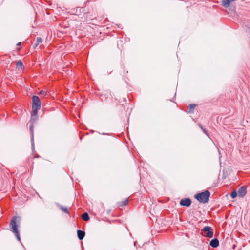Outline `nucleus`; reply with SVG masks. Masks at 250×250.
<instances>
[{
    "instance_id": "1",
    "label": "nucleus",
    "mask_w": 250,
    "mask_h": 250,
    "mask_svg": "<svg viewBox=\"0 0 250 250\" xmlns=\"http://www.w3.org/2000/svg\"><path fill=\"white\" fill-rule=\"evenodd\" d=\"M21 221V217L18 216H13L12 218L10 223L11 231L15 234L16 237L19 241H21L20 231L18 229Z\"/></svg>"
},
{
    "instance_id": "2",
    "label": "nucleus",
    "mask_w": 250,
    "mask_h": 250,
    "mask_svg": "<svg viewBox=\"0 0 250 250\" xmlns=\"http://www.w3.org/2000/svg\"><path fill=\"white\" fill-rule=\"evenodd\" d=\"M210 193L206 190L195 195L194 198L201 203H206L208 202Z\"/></svg>"
},
{
    "instance_id": "3",
    "label": "nucleus",
    "mask_w": 250,
    "mask_h": 250,
    "mask_svg": "<svg viewBox=\"0 0 250 250\" xmlns=\"http://www.w3.org/2000/svg\"><path fill=\"white\" fill-rule=\"evenodd\" d=\"M201 234L205 237L209 238L213 236V230L210 226H205L201 230Z\"/></svg>"
},
{
    "instance_id": "4",
    "label": "nucleus",
    "mask_w": 250,
    "mask_h": 250,
    "mask_svg": "<svg viewBox=\"0 0 250 250\" xmlns=\"http://www.w3.org/2000/svg\"><path fill=\"white\" fill-rule=\"evenodd\" d=\"M32 107L41 108V101L38 96L35 95L32 96Z\"/></svg>"
},
{
    "instance_id": "5",
    "label": "nucleus",
    "mask_w": 250,
    "mask_h": 250,
    "mask_svg": "<svg viewBox=\"0 0 250 250\" xmlns=\"http://www.w3.org/2000/svg\"><path fill=\"white\" fill-rule=\"evenodd\" d=\"M192 201L189 198H184L181 200L179 204L182 206L189 207L191 205Z\"/></svg>"
},
{
    "instance_id": "6",
    "label": "nucleus",
    "mask_w": 250,
    "mask_h": 250,
    "mask_svg": "<svg viewBox=\"0 0 250 250\" xmlns=\"http://www.w3.org/2000/svg\"><path fill=\"white\" fill-rule=\"evenodd\" d=\"M237 192L239 197H244L247 194V187L245 186L241 187L239 188Z\"/></svg>"
},
{
    "instance_id": "7",
    "label": "nucleus",
    "mask_w": 250,
    "mask_h": 250,
    "mask_svg": "<svg viewBox=\"0 0 250 250\" xmlns=\"http://www.w3.org/2000/svg\"><path fill=\"white\" fill-rule=\"evenodd\" d=\"M34 124L33 123H30L29 125V130L31 134V144H32V147L33 149H34V134H33V127H34Z\"/></svg>"
},
{
    "instance_id": "8",
    "label": "nucleus",
    "mask_w": 250,
    "mask_h": 250,
    "mask_svg": "<svg viewBox=\"0 0 250 250\" xmlns=\"http://www.w3.org/2000/svg\"><path fill=\"white\" fill-rule=\"evenodd\" d=\"M209 245L213 248H217L219 246V242L217 238H213L210 241Z\"/></svg>"
},
{
    "instance_id": "9",
    "label": "nucleus",
    "mask_w": 250,
    "mask_h": 250,
    "mask_svg": "<svg viewBox=\"0 0 250 250\" xmlns=\"http://www.w3.org/2000/svg\"><path fill=\"white\" fill-rule=\"evenodd\" d=\"M85 235V233L84 231L81 230H77V236L80 240H83Z\"/></svg>"
},
{
    "instance_id": "10",
    "label": "nucleus",
    "mask_w": 250,
    "mask_h": 250,
    "mask_svg": "<svg viewBox=\"0 0 250 250\" xmlns=\"http://www.w3.org/2000/svg\"><path fill=\"white\" fill-rule=\"evenodd\" d=\"M58 207L63 212L66 213L67 214H69V211L68 210V209L67 207L65 206H63L62 205H61L60 204H57Z\"/></svg>"
},
{
    "instance_id": "11",
    "label": "nucleus",
    "mask_w": 250,
    "mask_h": 250,
    "mask_svg": "<svg viewBox=\"0 0 250 250\" xmlns=\"http://www.w3.org/2000/svg\"><path fill=\"white\" fill-rule=\"evenodd\" d=\"M42 42V39L41 37H38L36 39V43L34 45V48H36L38 45Z\"/></svg>"
},
{
    "instance_id": "12",
    "label": "nucleus",
    "mask_w": 250,
    "mask_h": 250,
    "mask_svg": "<svg viewBox=\"0 0 250 250\" xmlns=\"http://www.w3.org/2000/svg\"><path fill=\"white\" fill-rule=\"evenodd\" d=\"M40 108H36V107H32V112H31V116H36L38 113V110H39Z\"/></svg>"
},
{
    "instance_id": "13",
    "label": "nucleus",
    "mask_w": 250,
    "mask_h": 250,
    "mask_svg": "<svg viewBox=\"0 0 250 250\" xmlns=\"http://www.w3.org/2000/svg\"><path fill=\"white\" fill-rule=\"evenodd\" d=\"M82 219L85 221H87L89 220V216L87 212H85L82 214Z\"/></svg>"
},
{
    "instance_id": "14",
    "label": "nucleus",
    "mask_w": 250,
    "mask_h": 250,
    "mask_svg": "<svg viewBox=\"0 0 250 250\" xmlns=\"http://www.w3.org/2000/svg\"><path fill=\"white\" fill-rule=\"evenodd\" d=\"M16 67L18 69H21L22 67H23V64L21 60H19L16 63Z\"/></svg>"
},
{
    "instance_id": "15",
    "label": "nucleus",
    "mask_w": 250,
    "mask_h": 250,
    "mask_svg": "<svg viewBox=\"0 0 250 250\" xmlns=\"http://www.w3.org/2000/svg\"><path fill=\"white\" fill-rule=\"evenodd\" d=\"M196 106L195 104H190L188 106V109L189 110V113H191L193 112L194 109Z\"/></svg>"
},
{
    "instance_id": "16",
    "label": "nucleus",
    "mask_w": 250,
    "mask_h": 250,
    "mask_svg": "<svg viewBox=\"0 0 250 250\" xmlns=\"http://www.w3.org/2000/svg\"><path fill=\"white\" fill-rule=\"evenodd\" d=\"M199 126L200 127V128L202 130V131L204 132V133L208 137H209V134L207 131L206 130L205 128H204L203 126L201 124H199Z\"/></svg>"
},
{
    "instance_id": "17",
    "label": "nucleus",
    "mask_w": 250,
    "mask_h": 250,
    "mask_svg": "<svg viewBox=\"0 0 250 250\" xmlns=\"http://www.w3.org/2000/svg\"><path fill=\"white\" fill-rule=\"evenodd\" d=\"M238 192H237L235 190L232 191L230 194V197L234 199L236 198L237 196Z\"/></svg>"
},
{
    "instance_id": "18",
    "label": "nucleus",
    "mask_w": 250,
    "mask_h": 250,
    "mask_svg": "<svg viewBox=\"0 0 250 250\" xmlns=\"http://www.w3.org/2000/svg\"><path fill=\"white\" fill-rule=\"evenodd\" d=\"M37 119V116H31V119L30 120V123L34 124V123L36 121Z\"/></svg>"
},
{
    "instance_id": "19",
    "label": "nucleus",
    "mask_w": 250,
    "mask_h": 250,
    "mask_svg": "<svg viewBox=\"0 0 250 250\" xmlns=\"http://www.w3.org/2000/svg\"><path fill=\"white\" fill-rule=\"evenodd\" d=\"M128 203V200L126 199L124 201H123L121 204V206H125Z\"/></svg>"
},
{
    "instance_id": "20",
    "label": "nucleus",
    "mask_w": 250,
    "mask_h": 250,
    "mask_svg": "<svg viewBox=\"0 0 250 250\" xmlns=\"http://www.w3.org/2000/svg\"><path fill=\"white\" fill-rule=\"evenodd\" d=\"M47 94L46 91L44 90H42L40 92V94L42 95H46Z\"/></svg>"
},
{
    "instance_id": "21",
    "label": "nucleus",
    "mask_w": 250,
    "mask_h": 250,
    "mask_svg": "<svg viewBox=\"0 0 250 250\" xmlns=\"http://www.w3.org/2000/svg\"><path fill=\"white\" fill-rule=\"evenodd\" d=\"M21 45V42H18V43L17 44V46H20V45Z\"/></svg>"
},
{
    "instance_id": "22",
    "label": "nucleus",
    "mask_w": 250,
    "mask_h": 250,
    "mask_svg": "<svg viewBox=\"0 0 250 250\" xmlns=\"http://www.w3.org/2000/svg\"><path fill=\"white\" fill-rule=\"evenodd\" d=\"M134 245L135 246L136 245V242H134Z\"/></svg>"
}]
</instances>
